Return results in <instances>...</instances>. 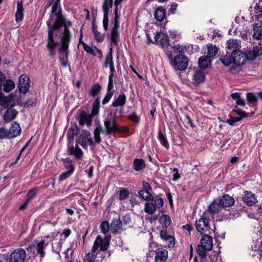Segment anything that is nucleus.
<instances>
[{
  "label": "nucleus",
  "instance_id": "c85d7f7f",
  "mask_svg": "<svg viewBox=\"0 0 262 262\" xmlns=\"http://www.w3.org/2000/svg\"><path fill=\"white\" fill-rule=\"evenodd\" d=\"M23 10L22 2H18L17 3V10L15 13V20L16 22H19L23 20L24 17Z\"/></svg>",
  "mask_w": 262,
  "mask_h": 262
},
{
  "label": "nucleus",
  "instance_id": "5701e85b",
  "mask_svg": "<svg viewBox=\"0 0 262 262\" xmlns=\"http://www.w3.org/2000/svg\"><path fill=\"white\" fill-rule=\"evenodd\" d=\"M17 114L18 112L14 109H8L4 115V120L5 122H10L16 118Z\"/></svg>",
  "mask_w": 262,
  "mask_h": 262
},
{
  "label": "nucleus",
  "instance_id": "338daca9",
  "mask_svg": "<svg viewBox=\"0 0 262 262\" xmlns=\"http://www.w3.org/2000/svg\"><path fill=\"white\" fill-rule=\"evenodd\" d=\"M6 78L5 75L0 71V96L2 94V85Z\"/></svg>",
  "mask_w": 262,
  "mask_h": 262
},
{
  "label": "nucleus",
  "instance_id": "6e6552de",
  "mask_svg": "<svg viewBox=\"0 0 262 262\" xmlns=\"http://www.w3.org/2000/svg\"><path fill=\"white\" fill-rule=\"evenodd\" d=\"M104 125L105 128L104 133L106 135H109L120 131L115 116H108L104 120Z\"/></svg>",
  "mask_w": 262,
  "mask_h": 262
},
{
  "label": "nucleus",
  "instance_id": "ea45409f",
  "mask_svg": "<svg viewBox=\"0 0 262 262\" xmlns=\"http://www.w3.org/2000/svg\"><path fill=\"white\" fill-rule=\"evenodd\" d=\"M119 199L121 201L127 199L129 194L130 191L127 188H121L118 192Z\"/></svg>",
  "mask_w": 262,
  "mask_h": 262
},
{
  "label": "nucleus",
  "instance_id": "1a4fd4ad",
  "mask_svg": "<svg viewBox=\"0 0 262 262\" xmlns=\"http://www.w3.org/2000/svg\"><path fill=\"white\" fill-rule=\"evenodd\" d=\"M26 257V251L24 249L18 248L11 253L8 258V261L9 262H25Z\"/></svg>",
  "mask_w": 262,
  "mask_h": 262
},
{
  "label": "nucleus",
  "instance_id": "4d7b16f0",
  "mask_svg": "<svg viewBox=\"0 0 262 262\" xmlns=\"http://www.w3.org/2000/svg\"><path fill=\"white\" fill-rule=\"evenodd\" d=\"M161 221L166 227H168L170 225V220L168 215L164 214L161 216Z\"/></svg>",
  "mask_w": 262,
  "mask_h": 262
},
{
  "label": "nucleus",
  "instance_id": "f03ea898",
  "mask_svg": "<svg viewBox=\"0 0 262 262\" xmlns=\"http://www.w3.org/2000/svg\"><path fill=\"white\" fill-rule=\"evenodd\" d=\"M109 246V242L103 239L101 236H98L94 243L92 250L84 257V262H95V258L98 254L97 250L99 248L100 251L106 250Z\"/></svg>",
  "mask_w": 262,
  "mask_h": 262
},
{
  "label": "nucleus",
  "instance_id": "4be33fe9",
  "mask_svg": "<svg viewBox=\"0 0 262 262\" xmlns=\"http://www.w3.org/2000/svg\"><path fill=\"white\" fill-rule=\"evenodd\" d=\"M126 101V97L125 94L123 93L120 94L117 98H115L112 105L113 107H122L125 104Z\"/></svg>",
  "mask_w": 262,
  "mask_h": 262
},
{
  "label": "nucleus",
  "instance_id": "bf43d9fd",
  "mask_svg": "<svg viewBox=\"0 0 262 262\" xmlns=\"http://www.w3.org/2000/svg\"><path fill=\"white\" fill-rule=\"evenodd\" d=\"M108 14L109 13H103V27L105 31H106L108 27Z\"/></svg>",
  "mask_w": 262,
  "mask_h": 262
},
{
  "label": "nucleus",
  "instance_id": "9b49d317",
  "mask_svg": "<svg viewBox=\"0 0 262 262\" xmlns=\"http://www.w3.org/2000/svg\"><path fill=\"white\" fill-rule=\"evenodd\" d=\"M80 138L81 139V145L84 149H86L88 146L94 144V141L91 137L90 132L86 130H82L80 134Z\"/></svg>",
  "mask_w": 262,
  "mask_h": 262
},
{
  "label": "nucleus",
  "instance_id": "412c9836",
  "mask_svg": "<svg viewBox=\"0 0 262 262\" xmlns=\"http://www.w3.org/2000/svg\"><path fill=\"white\" fill-rule=\"evenodd\" d=\"M243 201L248 206H251L257 202L254 194L250 191H246L243 196Z\"/></svg>",
  "mask_w": 262,
  "mask_h": 262
},
{
  "label": "nucleus",
  "instance_id": "cd10ccee",
  "mask_svg": "<svg viewBox=\"0 0 262 262\" xmlns=\"http://www.w3.org/2000/svg\"><path fill=\"white\" fill-rule=\"evenodd\" d=\"M154 16L157 20L162 21L166 16V10L162 7H159L156 10Z\"/></svg>",
  "mask_w": 262,
  "mask_h": 262
},
{
  "label": "nucleus",
  "instance_id": "393cba45",
  "mask_svg": "<svg viewBox=\"0 0 262 262\" xmlns=\"http://www.w3.org/2000/svg\"><path fill=\"white\" fill-rule=\"evenodd\" d=\"M211 58L208 56H203L200 57L198 60L199 67L203 70L208 68L211 64Z\"/></svg>",
  "mask_w": 262,
  "mask_h": 262
},
{
  "label": "nucleus",
  "instance_id": "2eb2a0df",
  "mask_svg": "<svg viewBox=\"0 0 262 262\" xmlns=\"http://www.w3.org/2000/svg\"><path fill=\"white\" fill-rule=\"evenodd\" d=\"M155 39L163 47H167L169 45L168 36L163 32L157 33L155 36Z\"/></svg>",
  "mask_w": 262,
  "mask_h": 262
},
{
  "label": "nucleus",
  "instance_id": "c9c22d12",
  "mask_svg": "<svg viewBox=\"0 0 262 262\" xmlns=\"http://www.w3.org/2000/svg\"><path fill=\"white\" fill-rule=\"evenodd\" d=\"M222 63L226 66H229L231 63H233V58L232 54L229 51H227V54L221 58Z\"/></svg>",
  "mask_w": 262,
  "mask_h": 262
},
{
  "label": "nucleus",
  "instance_id": "7ed1b4c3",
  "mask_svg": "<svg viewBox=\"0 0 262 262\" xmlns=\"http://www.w3.org/2000/svg\"><path fill=\"white\" fill-rule=\"evenodd\" d=\"M66 36V34H64L62 37H60V47L58 48V51L60 53L59 58L63 67L70 66L68 59L69 53V43L71 40L72 36L67 37Z\"/></svg>",
  "mask_w": 262,
  "mask_h": 262
},
{
  "label": "nucleus",
  "instance_id": "f3484780",
  "mask_svg": "<svg viewBox=\"0 0 262 262\" xmlns=\"http://www.w3.org/2000/svg\"><path fill=\"white\" fill-rule=\"evenodd\" d=\"M232 54L233 58V63L243 65L246 61V57L245 56V53L238 51L235 53L233 55V53Z\"/></svg>",
  "mask_w": 262,
  "mask_h": 262
},
{
  "label": "nucleus",
  "instance_id": "423d86ee",
  "mask_svg": "<svg viewBox=\"0 0 262 262\" xmlns=\"http://www.w3.org/2000/svg\"><path fill=\"white\" fill-rule=\"evenodd\" d=\"M164 200L160 197L156 196H152L148 200L144 205V211L149 215H152L156 210L163 207Z\"/></svg>",
  "mask_w": 262,
  "mask_h": 262
},
{
  "label": "nucleus",
  "instance_id": "6ab92c4d",
  "mask_svg": "<svg viewBox=\"0 0 262 262\" xmlns=\"http://www.w3.org/2000/svg\"><path fill=\"white\" fill-rule=\"evenodd\" d=\"M8 138H12L17 137L21 133V128L16 122L12 124L11 127L7 130Z\"/></svg>",
  "mask_w": 262,
  "mask_h": 262
},
{
  "label": "nucleus",
  "instance_id": "f8f14e48",
  "mask_svg": "<svg viewBox=\"0 0 262 262\" xmlns=\"http://www.w3.org/2000/svg\"><path fill=\"white\" fill-rule=\"evenodd\" d=\"M154 262H166L168 253L167 250L159 248L154 251Z\"/></svg>",
  "mask_w": 262,
  "mask_h": 262
},
{
  "label": "nucleus",
  "instance_id": "f704fd0d",
  "mask_svg": "<svg viewBox=\"0 0 262 262\" xmlns=\"http://www.w3.org/2000/svg\"><path fill=\"white\" fill-rule=\"evenodd\" d=\"M259 51L257 48H254L253 50H249L245 53V56L246 57V60H253L258 56Z\"/></svg>",
  "mask_w": 262,
  "mask_h": 262
},
{
  "label": "nucleus",
  "instance_id": "a211bd4d",
  "mask_svg": "<svg viewBox=\"0 0 262 262\" xmlns=\"http://www.w3.org/2000/svg\"><path fill=\"white\" fill-rule=\"evenodd\" d=\"M201 245L204 246L206 251H210L213 247L212 237L208 234H204L201 239Z\"/></svg>",
  "mask_w": 262,
  "mask_h": 262
},
{
  "label": "nucleus",
  "instance_id": "20e7f679",
  "mask_svg": "<svg viewBox=\"0 0 262 262\" xmlns=\"http://www.w3.org/2000/svg\"><path fill=\"white\" fill-rule=\"evenodd\" d=\"M169 60L175 71H185L188 66V58L182 54H179L174 57L170 55Z\"/></svg>",
  "mask_w": 262,
  "mask_h": 262
},
{
  "label": "nucleus",
  "instance_id": "c756f323",
  "mask_svg": "<svg viewBox=\"0 0 262 262\" xmlns=\"http://www.w3.org/2000/svg\"><path fill=\"white\" fill-rule=\"evenodd\" d=\"M122 223L119 219L113 220L111 224L110 228L112 232L117 234L121 229Z\"/></svg>",
  "mask_w": 262,
  "mask_h": 262
},
{
  "label": "nucleus",
  "instance_id": "ddd939ff",
  "mask_svg": "<svg viewBox=\"0 0 262 262\" xmlns=\"http://www.w3.org/2000/svg\"><path fill=\"white\" fill-rule=\"evenodd\" d=\"M218 204L221 206V207H229L233 206L235 203L234 199L229 195L228 194H225L221 198L217 200Z\"/></svg>",
  "mask_w": 262,
  "mask_h": 262
},
{
  "label": "nucleus",
  "instance_id": "09e8293b",
  "mask_svg": "<svg viewBox=\"0 0 262 262\" xmlns=\"http://www.w3.org/2000/svg\"><path fill=\"white\" fill-rule=\"evenodd\" d=\"M233 111L237 115L239 116V117H242V119H243L244 118L247 117L248 116V113L242 110L241 108H238L237 106L235 107V108L233 109Z\"/></svg>",
  "mask_w": 262,
  "mask_h": 262
},
{
  "label": "nucleus",
  "instance_id": "39448f33",
  "mask_svg": "<svg viewBox=\"0 0 262 262\" xmlns=\"http://www.w3.org/2000/svg\"><path fill=\"white\" fill-rule=\"evenodd\" d=\"M122 1L123 0H115L114 2V6H115V8L114 9V24L111 31V41L116 45L118 44V39L119 36L118 32V28L119 27L118 6L122 3Z\"/></svg>",
  "mask_w": 262,
  "mask_h": 262
},
{
  "label": "nucleus",
  "instance_id": "c03bdc74",
  "mask_svg": "<svg viewBox=\"0 0 262 262\" xmlns=\"http://www.w3.org/2000/svg\"><path fill=\"white\" fill-rule=\"evenodd\" d=\"M207 49V56L210 58L215 56L218 52V49L215 46H212V45L208 46Z\"/></svg>",
  "mask_w": 262,
  "mask_h": 262
},
{
  "label": "nucleus",
  "instance_id": "603ef678",
  "mask_svg": "<svg viewBox=\"0 0 262 262\" xmlns=\"http://www.w3.org/2000/svg\"><path fill=\"white\" fill-rule=\"evenodd\" d=\"M114 93V92L107 91L106 95L105 96L104 98H103L102 101V104L103 105L106 104L112 98Z\"/></svg>",
  "mask_w": 262,
  "mask_h": 262
},
{
  "label": "nucleus",
  "instance_id": "a19ab883",
  "mask_svg": "<svg viewBox=\"0 0 262 262\" xmlns=\"http://www.w3.org/2000/svg\"><path fill=\"white\" fill-rule=\"evenodd\" d=\"M101 132H102V129L101 125H99L95 129L94 132L95 141L97 143H99L101 141V138L100 135Z\"/></svg>",
  "mask_w": 262,
  "mask_h": 262
},
{
  "label": "nucleus",
  "instance_id": "e433bc0d",
  "mask_svg": "<svg viewBox=\"0 0 262 262\" xmlns=\"http://www.w3.org/2000/svg\"><path fill=\"white\" fill-rule=\"evenodd\" d=\"M100 99L99 97L97 98L95 100L93 104L92 110L91 111V116H94L98 114L100 108Z\"/></svg>",
  "mask_w": 262,
  "mask_h": 262
},
{
  "label": "nucleus",
  "instance_id": "aec40b11",
  "mask_svg": "<svg viewBox=\"0 0 262 262\" xmlns=\"http://www.w3.org/2000/svg\"><path fill=\"white\" fill-rule=\"evenodd\" d=\"M82 45L83 47L84 50L88 53L90 54L93 56H96L95 51L97 52L99 57L101 58L102 57V52L96 47H90L84 42H82Z\"/></svg>",
  "mask_w": 262,
  "mask_h": 262
},
{
  "label": "nucleus",
  "instance_id": "b1692460",
  "mask_svg": "<svg viewBox=\"0 0 262 262\" xmlns=\"http://www.w3.org/2000/svg\"><path fill=\"white\" fill-rule=\"evenodd\" d=\"M15 88V83L11 79H5L2 85V92L8 93Z\"/></svg>",
  "mask_w": 262,
  "mask_h": 262
},
{
  "label": "nucleus",
  "instance_id": "2f4dec72",
  "mask_svg": "<svg viewBox=\"0 0 262 262\" xmlns=\"http://www.w3.org/2000/svg\"><path fill=\"white\" fill-rule=\"evenodd\" d=\"M220 207L221 206L218 204V201H214L208 208V212L213 215L217 214L219 212Z\"/></svg>",
  "mask_w": 262,
  "mask_h": 262
},
{
  "label": "nucleus",
  "instance_id": "0eeeda50",
  "mask_svg": "<svg viewBox=\"0 0 262 262\" xmlns=\"http://www.w3.org/2000/svg\"><path fill=\"white\" fill-rule=\"evenodd\" d=\"M209 215L207 212H203L199 220H196L195 223V227L198 232L201 234L209 231L210 227L209 226Z\"/></svg>",
  "mask_w": 262,
  "mask_h": 262
},
{
  "label": "nucleus",
  "instance_id": "6e6d98bb",
  "mask_svg": "<svg viewBox=\"0 0 262 262\" xmlns=\"http://www.w3.org/2000/svg\"><path fill=\"white\" fill-rule=\"evenodd\" d=\"M94 37L98 42H101L104 40L105 34H101L98 31L93 32Z\"/></svg>",
  "mask_w": 262,
  "mask_h": 262
},
{
  "label": "nucleus",
  "instance_id": "774afa93",
  "mask_svg": "<svg viewBox=\"0 0 262 262\" xmlns=\"http://www.w3.org/2000/svg\"><path fill=\"white\" fill-rule=\"evenodd\" d=\"M73 172H72V171L68 170V171L62 173L59 176V180L60 181H63V180L66 179L67 178L69 177L72 174V173Z\"/></svg>",
  "mask_w": 262,
  "mask_h": 262
},
{
  "label": "nucleus",
  "instance_id": "37998d69",
  "mask_svg": "<svg viewBox=\"0 0 262 262\" xmlns=\"http://www.w3.org/2000/svg\"><path fill=\"white\" fill-rule=\"evenodd\" d=\"M101 90V86L100 84L97 83L95 84L91 88L90 91V95L92 97H95L100 92Z\"/></svg>",
  "mask_w": 262,
  "mask_h": 262
},
{
  "label": "nucleus",
  "instance_id": "052dcab7",
  "mask_svg": "<svg viewBox=\"0 0 262 262\" xmlns=\"http://www.w3.org/2000/svg\"><path fill=\"white\" fill-rule=\"evenodd\" d=\"M167 247L168 248H173L175 245V238L173 236H168L166 240Z\"/></svg>",
  "mask_w": 262,
  "mask_h": 262
},
{
  "label": "nucleus",
  "instance_id": "f257e3e1",
  "mask_svg": "<svg viewBox=\"0 0 262 262\" xmlns=\"http://www.w3.org/2000/svg\"><path fill=\"white\" fill-rule=\"evenodd\" d=\"M53 4L51 13L50 18L47 21L48 27V37L47 39L46 47L49 51V55L53 57L55 55V49L58 42L55 40L54 36L55 31H59L62 27H63V31L61 33L62 37L64 34L67 37L72 36L69 29L66 24V19L62 14V10L60 5Z\"/></svg>",
  "mask_w": 262,
  "mask_h": 262
},
{
  "label": "nucleus",
  "instance_id": "8fccbe9b",
  "mask_svg": "<svg viewBox=\"0 0 262 262\" xmlns=\"http://www.w3.org/2000/svg\"><path fill=\"white\" fill-rule=\"evenodd\" d=\"M158 134H159V140H160L161 143L164 146H165V147L167 148L168 147V145H168V142L166 137L164 136V135L162 133V131L160 130Z\"/></svg>",
  "mask_w": 262,
  "mask_h": 262
},
{
  "label": "nucleus",
  "instance_id": "dca6fc26",
  "mask_svg": "<svg viewBox=\"0 0 262 262\" xmlns=\"http://www.w3.org/2000/svg\"><path fill=\"white\" fill-rule=\"evenodd\" d=\"M92 117L91 115L87 114L85 111H81L79 116V124L82 126L86 124L88 127L91 126L92 122Z\"/></svg>",
  "mask_w": 262,
  "mask_h": 262
},
{
  "label": "nucleus",
  "instance_id": "3c124183",
  "mask_svg": "<svg viewBox=\"0 0 262 262\" xmlns=\"http://www.w3.org/2000/svg\"><path fill=\"white\" fill-rule=\"evenodd\" d=\"M127 118L135 123H138L140 121V118L138 116L136 113H133L132 114L127 116Z\"/></svg>",
  "mask_w": 262,
  "mask_h": 262
},
{
  "label": "nucleus",
  "instance_id": "13d9d810",
  "mask_svg": "<svg viewBox=\"0 0 262 262\" xmlns=\"http://www.w3.org/2000/svg\"><path fill=\"white\" fill-rule=\"evenodd\" d=\"M241 64H233L231 66L230 71L233 74H236L239 73L241 71Z\"/></svg>",
  "mask_w": 262,
  "mask_h": 262
},
{
  "label": "nucleus",
  "instance_id": "680f3d73",
  "mask_svg": "<svg viewBox=\"0 0 262 262\" xmlns=\"http://www.w3.org/2000/svg\"><path fill=\"white\" fill-rule=\"evenodd\" d=\"M242 117H230L229 119L227 120V122L231 126L234 125L235 123L242 120Z\"/></svg>",
  "mask_w": 262,
  "mask_h": 262
},
{
  "label": "nucleus",
  "instance_id": "72a5a7b5",
  "mask_svg": "<svg viewBox=\"0 0 262 262\" xmlns=\"http://www.w3.org/2000/svg\"><path fill=\"white\" fill-rule=\"evenodd\" d=\"M70 154L74 155L77 159H80L82 155V150L78 147V145H76V147L72 146L69 149Z\"/></svg>",
  "mask_w": 262,
  "mask_h": 262
},
{
  "label": "nucleus",
  "instance_id": "5fc2aeb1",
  "mask_svg": "<svg viewBox=\"0 0 262 262\" xmlns=\"http://www.w3.org/2000/svg\"><path fill=\"white\" fill-rule=\"evenodd\" d=\"M198 254L202 257L204 258L206 256V249L203 246L201 245H198L196 249Z\"/></svg>",
  "mask_w": 262,
  "mask_h": 262
},
{
  "label": "nucleus",
  "instance_id": "9d476101",
  "mask_svg": "<svg viewBox=\"0 0 262 262\" xmlns=\"http://www.w3.org/2000/svg\"><path fill=\"white\" fill-rule=\"evenodd\" d=\"M30 78L27 74H22L18 80V89L19 92L23 94H26L30 88Z\"/></svg>",
  "mask_w": 262,
  "mask_h": 262
},
{
  "label": "nucleus",
  "instance_id": "49530a36",
  "mask_svg": "<svg viewBox=\"0 0 262 262\" xmlns=\"http://www.w3.org/2000/svg\"><path fill=\"white\" fill-rule=\"evenodd\" d=\"M139 194L140 197L147 201L153 196L149 191L140 190L139 192Z\"/></svg>",
  "mask_w": 262,
  "mask_h": 262
},
{
  "label": "nucleus",
  "instance_id": "7c9ffc66",
  "mask_svg": "<svg viewBox=\"0 0 262 262\" xmlns=\"http://www.w3.org/2000/svg\"><path fill=\"white\" fill-rule=\"evenodd\" d=\"M47 245V244L45 243L44 240H41L36 245V249L37 253L40 255L41 258L45 256V249L46 248Z\"/></svg>",
  "mask_w": 262,
  "mask_h": 262
},
{
  "label": "nucleus",
  "instance_id": "473e14b6",
  "mask_svg": "<svg viewBox=\"0 0 262 262\" xmlns=\"http://www.w3.org/2000/svg\"><path fill=\"white\" fill-rule=\"evenodd\" d=\"M133 164L134 169L138 171L143 170L146 166L145 162L142 159H135Z\"/></svg>",
  "mask_w": 262,
  "mask_h": 262
},
{
  "label": "nucleus",
  "instance_id": "a18cd8bd",
  "mask_svg": "<svg viewBox=\"0 0 262 262\" xmlns=\"http://www.w3.org/2000/svg\"><path fill=\"white\" fill-rule=\"evenodd\" d=\"M63 162L65 167L68 169L69 171H74L75 168L71 160L69 158H66L63 160Z\"/></svg>",
  "mask_w": 262,
  "mask_h": 262
},
{
  "label": "nucleus",
  "instance_id": "4c0bfd02",
  "mask_svg": "<svg viewBox=\"0 0 262 262\" xmlns=\"http://www.w3.org/2000/svg\"><path fill=\"white\" fill-rule=\"evenodd\" d=\"M112 50H113V49L111 48L110 50V52L106 54V55L105 56L104 64V66L105 68H107L108 66L110 67V65L114 64L113 61Z\"/></svg>",
  "mask_w": 262,
  "mask_h": 262
},
{
  "label": "nucleus",
  "instance_id": "4468645a",
  "mask_svg": "<svg viewBox=\"0 0 262 262\" xmlns=\"http://www.w3.org/2000/svg\"><path fill=\"white\" fill-rule=\"evenodd\" d=\"M227 51L231 52V53H233V55L236 52L240 51L239 49L241 47V41L237 39H229L226 42Z\"/></svg>",
  "mask_w": 262,
  "mask_h": 262
},
{
  "label": "nucleus",
  "instance_id": "58836bf2",
  "mask_svg": "<svg viewBox=\"0 0 262 262\" xmlns=\"http://www.w3.org/2000/svg\"><path fill=\"white\" fill-rule=\"evenodd\" d=\"M253 37L256 39H262V26L254 27Z\"/></svg>",
  "mask_w": 262,
  "mask_h": 262
},
{
  "label": "nucleus",
  "instance_id": "79ce46f5",
  "mask_svg": "<svg viewBox=\"0 0 262 262\" xmlns=\"http://www.w3.org/2000/svg\"><path fill=\"white\" fill-rule=\"evenodd\" d=\"M113 7V0H104L102 5L103 13H109L110 9Z\"/></svg>",
  "mask_w": 262,
  "mask_h": 262
},
{
  "label": "nucleus",
  "instance_id": "e2e57ef3",
  "mask_svg": "<svg viewBox=\"0 0 262 262\" xmlns=\"http://www.w3.org/2000/svg\"><path fill=\"white\" fill-rule=\"evenodd\" d=\"M113 77H112V75H109L108 77V82L107 86V91L114 92V85H113Z\"/></svg>",
  "mask_w": 262,
  "mask_h": 262
},
{
  "label": "nucleus",
  "instance_id": "0e129e2a",
  "mask_svg": "<svg viewBox=\"0 0 262 262\" xmlns=\"http://www.w3.org/2000/svg\"><path fill=\"white\" fill-rule=\"evenodd\" d=\"M8 138L7 129L4 127H0V140Z\"/></svg>",
  "mask_w": 262,
  "mask_h": 262
},
{
  "label": "nucleus",
  "instance_id": "de8ad7c7",
  "mask_svg": "<svg viewBox=\"0 0 262 262\" xmlns=\"http://www.w3.org/2000/svg\"><path fill=\"white\" fill-rule=\"evenodd\" d=\"M110 228L109 223L107 221L102 222L100 226L101 232L104 234H106L108 232Z\"/></svg>",
  "mask_w": 262,
  "mask_h": 262
},
{
  "label": "nucleus",
  "instance_id": "a878e982",
  "mask_svg": "<svg viewBox=\"0 0 262 262\" xmlns=\"http://www.w3.org/2000/svg\"><path fill=\"white\" fill-rule=\"evenodd\" d=\"M193 79L196 84L203 82L205 80V74L204 71H196L193 76Z\"/></svg>",
  "mask_w": 262,
  "mask_h": 262
},
{
  "label": "nucleus",
  "instance_id": "69168bd1",
  "mask_svg": "<svg viewBox=\"0 0 262 262\" xmlns=\"http://www.w3.org/2000/svg\"><path fill=\"white\" fill-rule=\"evenodd\" d=\"M37 191L36 189H31L27 194V200L29 202L35 195Z\"/></svg>",
  "mask_w": 262,
  "mask_h": 262
},
{
  "label": "nucleus",
  "instance_id": "864d4df0",
  "mask_svg": "<svg viewBox=\"0 0 262 262\" xmlns=\"http://www.w3.org/2000/svg\"><path fill=\"white\" fill-rule=\"evenodd\" d=\"M247 99L248 102L251 104L257 101V98L255 95L253 93H248L247 94Z\"/></svg>",
  "mask_w": 262,
  "mask_h": 262
},
{
  "label": "nucleus",
  "instance_id": "bb28decb",
  "mask_svg": "<svg viewBox=\"0 0 262 262\" xmlns=\"http://www.w3.org/2000/svg\"><path fill=\"white\" fill-rule=\"evenodd\" d=\"M80 128L77 125L71 126L67 132V138L69 141H71L79 132Z\"/></svg>",
  "mask_w": 262,
  "mask_h": 262
}]
</instances>
